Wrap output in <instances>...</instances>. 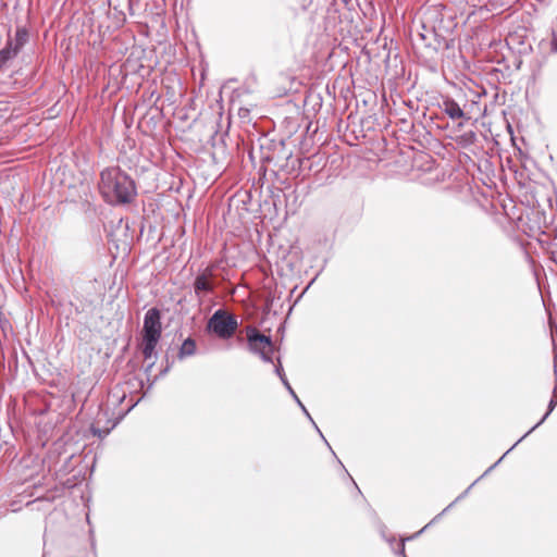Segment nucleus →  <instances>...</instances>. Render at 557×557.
Segmentation results:
<instances>
[{
    "mask_svg": "<svg viewBox=\"0 0 557 557\" xmlns=\"http://www.w3.org/2000/svg\"><path fill=\"white\" fill-rule=\"evenodd\" d=\"M99 190L106 202L113 206L131 203L137 196L134 180L117 166L101 171Z\"/></svg>",
    "mask_w": 557,
    "mask_h": 557,
    "instance_id": "f257e3e1",
    "label": "nucleus"
},
{
    "mask_svg": "<svg viewBox=\"0 0 557 557\" xmlns=\"http://www.w3.org/2000/svg\"><path fill=\"white\" fill-rule=\"evenodd\" d=\"M161 334V312L156 307L150 308L144 317L143 326L141 352L145 359H150L154 355Z\"/></svg>",
    "mask_w": 557,
    "mask_h": 557,
    "instance_id": "f03ea898",
    "label": "nucleus"
},
{
    "mask_svg": "<svg viewBox=\"0 0 557 557\" xmlns=\"http://www.w3.org/2000/svg\"><path fill=\"white\" fill-rule=\"evenodd\" d=\"M29 40V32L24 26H17L14 35L11 27L8 28L7 41L0 50V70L7 67L8 63L17 57Z\"/></svg>",
    "mask_w": 557,
    "mask_h": 557,
    "instance_id": "7ed1b4c3",
    "label": "nucleus"
},
{
    "mask_svg": "<svg viewBox=\"0 0 557 557\" xmlns=\"http://www.w3.org/2000/svg\"><path fill=\"white\" fill-rule=\"evenodd\" d=\"M207 327L221 339L233 337L238 329L237 318L226 310H216L208 320Z\"/></svg>",
    "mask_w": 557,
    "mask_h": 557,
    "instance_id": "20e7f679",
    "label": "nucleus"
},
{
    "mask_svg": "<svg viewBox=\"0 0 557 557\" xmlns=\"http://www.w3.org/2000/svg\"><path fill=\"white\" fill-rule=\"evenodd\" d=\"M246 336L248 349L252 354L259 355L264 362H273L274 345L270 336L260 333L253 326H247Z\"/></svg>",
    "mask_w": 557,
    "mask_h": 557,
    "instance_id": "39448f33",
    "label": "nucleus"
},
{
    "mask_svg": "<svg viewBox=\"0 0 557 557\" xmlns=\"http://www.w3.org/2000/svg\"><path fill=\"white\" fill-rule=\"evenodd\" d=\"M214 267L209 265L199 271L194 280L193 289L194 296L199 306L205 302L206 296L212 294L215 288L214 284Z\"/></svg>",
    "mask_w": 557,
    "mask_h": 557,
    "instance_id": "423d86ee",
    "label": "nucleus"
},
{
    "mask_svg": "<svg viewBox=\"0 0 557 557\" xmlns=\"http://www.w3.org/2000/svg\"><path fill=\"white\" fill-rule=\"evenodd\" d=\"M440 108L451 120L466 119L465 111L453 98L445 97L442 103H440Z\"/></svg>",
    "mask_w": 557,
    "mask_h": 557,
    "instance_id": "0eeeda50",
    "label": "nucleus"
},
{
    "mask_svg": "<svg viewBox=\"0 0 557 557\" xmlns=\"http://www.w3.org/2000/svg\"><path fill=\"white\" fill-rule=\"evenodd\" d=\"M508 453L506 451L494 465H492L490 468L486 469V471L479 478L476 479L471 485H469L453 503H450L441 513H438L434 519L433 521H435L436 519H438L440 517H442L445 512H447L456 503H458L459 500H461L462 498H465L468 493L470 492V490L485 475H487L491 471H493L500 462L502 460L505 458V456L507 455Z\"/></svg>",
    "mask_w": 557,
    "mask_h": 557,
    "instance_id": "6e6552de",
    "label": "nucleus"
},
{
    "mask_svg": "<svg viewBox=\"0 0 557 557\" xmlns=\"http://www.w3.org/2000/svg\"><path fill=\"white\" fill-rule=\"evenodd\" d=\"M197 346L195 339L187 337L181 345L177 354L180 360H184L188 357L196 355Z\"/></svg>",
    "mask_w": 557,
    "mask_h": 557,
    "instance_id": "1a4fd4ad",
    "label": "nucleus"
},
{
    "mask_svg": "<svg viewBox=\"0 0 557 557\" xmlns=\"http://www.w3.org/2000/svg\"><path fill=\"white\" fill-rule=\"evenodd\" d=\"M556 406V401L554 399H550L548 404V409L546 413L543 416V418L534 425L532 426L523 436H521L508 450L507 453H510L519 443H521L528 435H530L535 429H537L552 413Z\"/></svg>",
    "mask_w": 557,
    "mask_h": 557,
    "instance_id": "9d476101",
    "label": "nucleus"
},
{
    "mask_svg": "<svg viewBox=\"0 0 557 557\" xmlns=\"http://www.w3.org/2000/svg\"><path fill=\"white\" fill-rule=\"evenodd\" d=\"M136 404H137V403H135V404L131 405V406L127 408V410H126V411H124L122 414H120V417L116 419V421L112 424V426H111V428H108V429H106V430H101L100 428H97L96 425H92V426H91V432H92V434H94V435H97V436H98V437H100V438L106 437V436L110 433V431H111V430H112V429H113V428H114V426L120 422V420H121V419H123V417H124L127 412H129V411H131V410L136 406Z\"/></svg>",
    "mask_w": 557,
    "mask_h": 557,
    "instance_id": "9b49d317",
    "label": "nucleus"
},
{
    "mask_svg": "<svg viewBox=\"0 0 557 557\" xmlns=\"http://www.w3.org/2000/svg\"><path fill=\"white\" fill-rule=\"evenodd\" d=\"M126 397V393L124 389L120 388L119 386H115L113 389L110 391L108 395V403L112 406L116 407L123 403V400Z\"/></svg>",
    "mask_w": 557,
    "mask_h": 557,
    "instance_id": "f8f14e48",
    "label": "nucleus"
},
{
    "mask_svg": "<svg viewBox=\"0 0 557 557\" xmlns=\"http://www.w3.org/2000/svg\"><path fill=\"white\" fill-rule=\"evenodd\" d=\"M274 371H275L276 375L281 379V381H282L283 385L286 387V389H290V384H289L288 380L285 376L283 367H282L280 361L275 366Z\"/></svg>",
    "mask_w": 557,
    "mask_h": 557,
    "instance_id": "ddd939ff",
    "label": "nucleus"
},
{
    "mask_svg": "<svg viewBox=\"0 0 557 557\" xmlns=\"http://www.w3.org/2000/svg\"><path fill=\"white\" fill-rule=\"evenodd\" d=\"M288 393L292 395V397L295 399V401L297 403V405L301 408L302 412L305 413V416L309 419V420H312V417L310 416V413L308 412L307 408L304 406V404L301 403V400L299 399V397L297 396V394L295 393V391L293 389V387L290 386V389H287Z\"/></svg>",
    "mask_w": 557,
    "mask_h": 557,
    "instance_id": "4468645a",
    "label": "nucleus"
},
{
    "mask_svg": "<svg viewBox=\"0 0 557 557\" xmlns=\"http://www.w3.org/2000/svg\"><path fill=\"white\" fill-rule=\"evenodd\" d=\"M405 541L406 540H400V542L397 544V548H393L394 553L401 557H407L406 550H405Z\"/></svg>",
    "mask_w": 557,
    "mask_h": 557,
    "instance_id": "2eb2a0df",
    "label": "nucleus"
},
{
    "mask_svg": "<svg viewBox=\"0 0 557 557\" xmlns=\"http://www.w3.org/2000/svg\"><path fill=\"white\" fill-rule=\"evenodd\" d=\"M311 423L313 424L315 431L320 434V436L322 437V440L325 442V444L329 446V448L332 450L330 444L327 443V441L325 440V437L323 436L322 432L320 431V429L318 428V425L315 424V422L312 420H310Z\"/></svg>",
    "mask_w": 557,
    "mask_h": 557,
    "instance_id": "dca6fc26",
    "label": "nucleus"
},
{
    "mask_svg": "<svg viewBox=\"0 0 557 557\" xmlns=\"http://www.w3.org/2000/svg\"><path fill=\"white\" fill-rule=\"evenodd\" d=\"M311 423L313 424L315 431L320 434V436L322 437V440L325 442V444L329 446V448L332 450L330 444L327 443V441L325 440V437L323 436L322 432L320 431V429L318 428V425L315 424V422L312 420H310Z\"/></svg>",
    "mask_w": 557,
    "mask_h": 557,
    "instance_id": "f3484780",
    "label": "nucleus"
},
{
    "mask_svg": "<svg viewBox=\"0 0 557 557\" xmlns=\"http://www.w3.org/2000/svg\"><path fill=\"white\" fill-rule=\"evenodd\" d=\"M552 51L557 53V37H555V36L552 40Z\"/></svg>",
    "mask_w": 557,
    "mask_h": 557,
    "instance_id": "a211bd4d",
    "label": "nucleus"
},
{
    "mask_svg": "<svg viewBox=\"0 0 557 557\" xmlns=\"http://www.w3.org/2000/svg\"><path fill=\"white\" fill-rule=\"evenodd\" d=\"M261 158L263 161H267V162H271L273 160V156H271L269 153L262 154Z\"/></svg>",
    "mask_w": 557,
    "mask_h": 557,
    "instance_id": "6ab92c4d",
    "label": "nucleus"
},
{
    "mask_svg": "<svg viewBox=\"0 0 557 557\" xmlns=\"http://www.w3.org/2000/svg\"><path fill=\"white\" fill-rule=\"evenodd\" d=\"M170 368H171V364H168V366H166V367H165V368L160 372V374H161V375L166 374V373L169 372Z\"/></svg>",
    "mask_w": 557,
    "mask_h": 557,
    "instance_id": "aec40b11",
    "label": "nucleus"
},
{
    "mask_svg": "<svg viewBox=\"0 0 557 557\" xmlns=\"http://www.w3.org/2000/svg\"><path fill=\"white\" fill-rule=\"evenodd\" d=\"M386 541L391 544V546H393V545H394V543H395V537H394V536H392V537H389V539H386Z\"/></svg>",
    "mask_w": 557,
    "mask_h": 557,
    "instance_id": "412c9836",
    "label": "nucleus"
},
{
    "mask_svg": "<svg viewBox=\"0 0 557 557\" xmlns=\"http://www.w3.org/2000/svg\"><path fill=\"white\" fill-rule=\"evenodd\" d=\"M154 362H151L147 368H146V372H150V370L152 369Z\"/></svg>",
    "mask_w": 557,
    "mask_h": 557,
    "instance_id": "4be33fe9",
    "label": "nucleus"
},
{
    "mask_svg": "<svg viewBox=\"0 0 557 557\" xmlns=\"http://www.w3.org/2000/svg\"><path fill=\"white\" fill-rule=\"evenodd\" d=\"M428 528V525H425L422 530H419V532L417 533V535H419L420 533H422L424 531V529Z\"/></svg>",
    "mask_w": 557,
    "mask_h": 557,
    "instance_id": "5701e85b",
    "label": "nucleus"
},
{
    "mask_svg": "<svg viewBox=\"0 0 557 557\" xmlns=\"http://www.w3.org/2000/svg\"><path fill=\"white\" fill-rule=\"evenodd\" d=\"M355 486H356V490L358 491V493H360V490H359V486H357V484L354 482Z\"/></svg>",
    "mask_w": 557,
    "mask_h": 557,
    "instance_id": "b1692460",
    "label": "nucleus"
}]
</instances>
